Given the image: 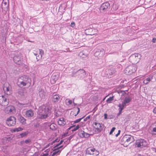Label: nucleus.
Instances as JSON below:
<instances>
[{
    "label": "nucleus",
    "instance_id": "1",
    "mask_svg": "<svg viewBox=\"0 0 156 156\" xmlns=\"http://www.w3.org/2000/svg\"><path fill=\"white\" fill-rule=\"evenodd\" d=\"M51 109L50 107L45 105L39 107L37 112V119H46L49 116Z\"/></svg>",
    "mask_w": 156,
    "mask_h": 156
},
{
    "label": "nucleus",
    "instance_id": "2",
    "mask_svg": "<svg viewBox=\"0 0 156 156\" xmlns=\"http://www.w3.org/2000/svg\"><path fill=\"white\" fill-rule=\"evenodd\" d=\"M31 79L28 76L23 75L18 78L17 84L20 87L25 86L29 87L31 85Z\"/></svg>",
    "mask_w": 156,
    "mask_h": 156
},
{
    "label": "nucleus",
    "instance_id": "3",
    "mask_svg": "<svg viewBox=\"0 0 156 156\" xmlns=\"http://www.w3.org/2000/svg\"><path fill=\"white\" fill-rule=\"evenodd\" d=\"M86 72L84 69H80L76 72H73L72 76L75 77L83 78L86 76Z\"/></svg>",
    "mask_w": 156,
    "mask_h": 156
},
{
    "label": "nucleus",
    "instance_id": "4",
    "mask_svg": "<svg viewBox=\"0 0 156 156\" xmlns=\"http://www.w3.org/2000/svg\"><path fill=\"white\" fill-rule=\"evenodd\" d=\"M141 55L140 54H134L132 55L129 58V61L133 64L137 63L140 60Z\"/></svg>",
    "mask_w": 156,
    "mask_h": 156
},
{
    "label": "nucleus",
    "instance_id": "5",
    "mask_svg": "<svg viewBox=\"0 0 156 156\" xmlns=\"http://www.w3.org/2000/svg\"><path fill=\"white\" fill-rule=\"evenodd\" d=\"M121 140L123 144H129L133 142L134 141V139L132 136L125 135L123 136Z\"/></svg>",
    "mask_w": 156,
    "mask_h": 156
},
{
    "label": "nucleus",
    "instance_id": "6",
    "mask_svg": "<svg viewBox=\"0 0 156 156\" xmlns=\"http://www.w3.org/2000/svg\"><path fill=\"white\" fill-rule=\"evenodd\" d=\"M4 93L8 95H10L12 94L11 86L7 82L5 83L3 87Z\"/></svg>",
    "mask_w": 156,
    "mask_h": 156
},
{
    "label": "nucleus",
    "instance_id": "7",
    "mask_svg": "<svg viewBox=\"0 0 156 156\" xmlns=\"http://www.w3.org/2000/svg\"><path fill=\"white\" fill-rule=\"evenodd\" d=\"M135 144L136 147L142 148L146 147L148 144L144 140L140 139L136 140Z\"/></svg>",
    "mask_w": 156,
    "mask_h": 156
},
{
    "label": "nucleus",
    "instance_id": "8",
    "mask_svg": "<svg viewBox=\"0 0 156 156\" xmlns=\"http://www.w3.org/2000/svg\"><path fill=\"white\" fill-rule=\"evenodd\" d=\"M86 153L88 154L93 155L94 156H97L99 154V152L96 150L95 148L91 147L87 148Z\"/></svg>",
    "mask_w": 156,
    "mask_h": 156
},
{
    "label": "nucleus",
    "instance_id": "9",
    "mask_svg": "<svg viewBox=\"0 0 156 156\" xmlns=\"http://www.w3.org/2000/svg\"><path fill=\"white\" fill-rule=\"evenodd\" d=\"M136 70V68L135 66H129L126 68L125 72L126 75H129L135 72Z\"/></svg>",
    "mask_w": 156,
    "mask_h": 156
},
{
    "label": "nucleus",
    "instance_id": "10",
    "mask_svg": "<svg viewBox=\"0 0 156 156\" xmlns=\"http://www.w3.org/2000/svg\"><path fill=\"white\" fill-rule=\"evenodd\" d=\"M9 103V99L5 95L0 96V105L2 106H7Z\"/></svg>",
    "mask_w": 156,
    "mask_h": 156
},
{
    "label": "nucleus",
    "instance_id": "11",
    "mask_svg": "<svg viewBox=\"0 0 156 156\" xmlns=\"http://www.w3.org/2000/svg\"><path fill=\"white\" fill-rule=\"evenodd\" d=\"M22 58V54L20 53H19L14 55L13 58V60L16 64H20L21 63Z\"/></svg>",
    "mask_w": 156,
    "mask_h": 156
},
{
    "label": "nucleus",
    "instance_id": "12",
    "mask_svg": "<svg viewBox=\"0 0 156 156\" xmlns=\"http://www.w3.org/2000/svg\"><path fill=\"white\" fill-rule=\"evenodd\" d=\"M16 122V118L13 116H10L7 119L6 123L9 126H14Z\"/></svg>",
    "mask_w": 156,
    "mask_h": 156
},
{
    "label": "nucleus",
    "instance_id": "13",
    "mask_svg": "<svg viewBox=\"0 0 156 156\" xmlns=\"http://www.w3.org/2000/svg\"><path fill=\"white\" fill-rule=\"evenodd\" d=\"M18 97L22 99H25L28 96L27 92L25 90L20 89L18 90Z\"/></svg>",
    "mask_w": 156,
    "mask_h": 156
},
{
    "label": "nucleus",
    "instance_id": "14",
    "mask_svg": "<svg viewBox=\"0 0 156 156\" xmlns=\"http://www.w3.org/2000/svg\"><path fill=\"white\" fill-rule=\"evenodd\" d=\"M93 125L94 127L96 129L95 131L98 132H100L103 130L104 126L102 123H100L97 122H94Z\"/></svg>",
    "mask_w": 156,
    "mask_h": 156
},
{
    "label": "nucleus",
    "instance_id": "15",
    "mask_svg": "<svg viewBox=\"0 0 156 156\" xmlns=\"http://www.w3.org/2000/svg\"><path fill=\"white\" fill-rule=\"evenodd\" d=\"M4 112L6 113L12 114L15 113V109L13 106L9 105L5 108Z\"/></svg>",
    "mask_w": 156,
    "mask_h": 156
},
{
    "label": "nucleus",
    "instance_id": "16",
    "mask_svg": "<svg viewBox=\"0 0 156 156\" xmlns=\"http://www.w3.org/2000/svg\"><path fill=\"white\" fill-rule=\"evenodd\" d=\"M110 7V5L108 2H106L102 3L100 8L101 12H104L108 10Z\"/></svg>",
    "mask_w": 156,
    "mask_h": 156
},
{
    "label": "nucleus",
    "instance_id": "17",
    "mask_svg": "<svg viewBox=\"0 0 156 156\" xmlns=\"http://www.w3.org/2000/svg\"><path fill=\"white\" fill-rule=\"evenodd\" d=\"M85 33L87 35H96L98 34L97 31L96 29L93 30L92 28H89L85 30Z\"/></svg>",
    "mask_w": 156,
    "mask_h": 156
},
{
    "label": "nucleus",
    "instance_id": "18",
    "mask_svg": "<svg viewBox=\"0 0 156 156\" xmlns=\"http://www.w3.org/2000/svg\"><path fill=\"white\" fill-rule=\"evenodd\" d=\"M34 115V111L32 110H28L26 111L25 113V117L27 118H31L33 117Z\"/></svg>",
    "mask_w": 156,
    "mask_h": 156
},
{
    "label": "nucleus",
    "instance_id": "19",
    "mask_svg": "<svg viewBox=\"0 0 156 156\" xmlns=\"http://www.w3.org/2000/svg\"><path fill=\"white\" fill-rule=\"evenodd\" d=\"M60 97L58 94H55L53 95L52 96V102L54 103H56L60 101Z\"/></svg>",
    "mask_w": 156,
    "mask_h": 156
},
{
    "label": "nucleus",
    "instance_id": "20",
    "mask_svg": "<svg viewBox=\"0 0 156 156\" xmlns=\"http://www.w3.org/2000/svg\"><path fill=\"white\" fill-rule=\"evenodd\" d=\"M79 134L82 137L88 138L90 136V135L88 133L83 130L80 131Z\"/></svg>",
    "mask_w": 156,
    "mask_h": 156
},
{
    "label": "nucleus",
    "instance_id": "21",
    "mask_svg": "<svg viewBox=\"0 0 156 156\" xmlns=\"http://www.w3.org/2000/svg\"><path fill=\"white\" fill-rule=\"evenodd\" d=\"M153 79V76H149L147 78L144 79L143 83L145 85L148 84Z\"/></svg>",
    "mask_w": 156,
    "mask_h": 156
},
{
    "label": "nucleus",
    "instance_id": "22",
    "mask_svg": "<svg viewBox=\"0 0 156 156\" xmlns=\"http://www.w3.org/2000/svg\"><path fill=\"white\" fill-rule=\"evenodd\" d=\"M58 123L59 125L63 126L66 123V120L63 118H60L58 119Z\"/></svg>",
    "mask_w": 156,
    "mask_h": 156
},
{
    "label": "nucleus",
    "instance_id": "23",
    "mask_svg": "<svg viewBox=\"0 0 156 156\" xmlns=\"http://www.w3.org/2000/svg\"><path fill=\"white\" fill-rule=\"evenodd\" d=\"M63 147V146H61L59 147H57V148H55L56 149L53 151V152L52 154V156H54L55 155H58L59 154L61 151L59 150L58 149L61 148Z\"/></svg>",
    "mask_w": 156,
    "mask_h": 156
},
{
    "label": "nucleus",
    "instance_id": "24",
    "mask_svg": "<svg viewBox=\"0 0 156 156\" xmlns=\"http://www.w3.org/2000/svg\"><path fill=\"white\" fill-rule=\"evenodd\" d=\"M58 75H53L51 79V82L52 83H55L56 81L58 80Z\"/></svg>",
    "mask_w": 156,
    "mask_h": 156
},
{
    "label": "nucleus",
    "instance_id": "25",
    "mask_svg": "<svg viewBox=\"0 0 156 156\" xmlns=\"http://www.w3.org/2000/svg\"><path fill=\"white\" fill-rule=\"evenodd\" d=\"M39 54L37 56H36V59L37 61L41 59L42 57V55L44 54V52L42 50L39 49Z\"/></svg>",
    "mask_w": 156,
    "mask_h": 156
},
{
    "label": "nucleus",
    "instance_id": "26",
    "mask_svg": "<svg viewBox=\"0 0 156 156\" xmlns=\"http://www.w3.org/2000/svg\"><path fill=\"white\" fill-rule=\"evenodd\" d=\"M18 119L19 122L21 123L23 125L26 124V119L22 116H19L18 118Z\"/></svg>",
    "mask_w": 156,
    "mask_h": 156
},
{
    "label": "nucleus",
    "instance_id": "27",
    "mask_svg": "<svg viewBox=\"0 0 156 156\" xmlns=\"http://www.w3.org/2000/svg\"><path fill=\"white\" fill-rule=\"evenodd\" d=\"M39 94L40 97L41 98H43L45 96L46 93L44 90L41 89L39 91Z\"/></svg>",
    "mask_w": 156,
    "mask_h": 156
},
{
    "label": "nucleus",
    "instance_id": "28",
    "mask_svg": "<svg viewBox=\"0 0 156 156\" xmlns=\"http://www.w3.org/2000/svg\"><path fill=\"white\" fill-rule=\"evenodd\" d=\"M131 99L130 97H126L123 100V104L126 105V104L129 103L131 101Z\"/></svg>",
    "mask_w": 156,
    "mask_h": 156
},
{
    "label": "nucleus",
    "instance_id": "29",
    "mask_svg": "<svg viewBox=\"0 0 156 156\" xmlns=\"http://www.w3.org/2000/svg\"><path fill=\"white\" fill-rule=\"evenodd\" d=\"M106 74L108 75V77H109V76H111L113 75L114 73L112 70L108 69L106 70Z\"/></svg>",
    "mask_w": 156,
    "mask_h": 156
},
{
    "label": "nucleus",
    "instance_id": "30",
    "mask_svg": "<svg viewBox=\"0 0 156 156\" xmlns=\"http://www.w3.org/2000/svg\"><path fill=\"white\" fill-rule=\"evenodd\" d=\"M2 8L7 9L9 6V4L7 2L3 1L2 3Z\"/></svg>",
    "mask_w": 156,
    "mask_h": 156
},
{
    "label": "nucleus",
    "instance_id": "31",
    "mask_svg": "<svg viewBox=\"0 0 156 156\" xmlns=\"http://www.w3.org/2000/svg\"><path fill=\"white\" fill-rule=\"evenodd\" d=\"M23 129L21 128V127H18V128H16L14 129H12V132H19L20 131H21L22 130H23Z\"/></svg>",
    "mask_w": 156,
    "mask_h": 156
},
{
    "label": "nucleus",
    "instance_id": "32",
    "mask_svg": "<svg viewBox=\"0 0 156 156\" xmlns=\"http://www.w3.org/2000/svg\"><path fill=\"white\" fill-rule=\"evenodd\" d=\"M114 96L110 97L106 100V102L107 103H110L113 100Z\"/></svg>",
    "mask_w": 156,
    "mask_h": 156
},
{
    "label": "nucleus",
    "instance_id": "33",
    "mask_svg": "<svg viewBox=\"0 0 156 156\" xmlns=\"http://www.w3.org/2000/svg\"><path fill=\"white\" fill-rule=\"evenodd\" d=\"M126 105H124L123 103L122 104H119L118 105V106L119 107V110L122 111L124 107Z\"/></svg>",
    "mask_w": 156,
    "mask_h": 156
},
{
    "label": "nucleus",
    "instance_id": "34",
    "mask_svg": "<svg viewBox=\"0 0 156 156\" xmlns=\"http://www.w3.org/2000/svg\"><path fill=\"white\" fill-rule=\"evenodd\" d=\"M80 126L79 125H77L72 130V131L74 132L77 129H78L80 127Z\"/></svg>",
    "mask_w": 156,
    "mask_h": 156
},
{
    "label": "nucleus",
    "instance_id": "35",
    "mask_svg": "<svg viewBox=\"0 0 156 156\" xmlns=\"http://www.w3.org/2000/svg\"><path fill=\"white\" fill-rule=\"evenodd\" d=\"M27 132H24L20 134L21 138L23 137L24 136H26L27 135Z\"/></svg>",
    "mask_w": 156,
    "mask_h": 156
},
{
    "label": "nucleus",
    "instance_id": "36",
    "mask_svg": "<svg viewBox=\"0 0 156 156\" xmlns=\"http://www.w3.org/2000/svg\"><path fill=\"white\" fill-rule=\"evenodd\" d=\"M66 103H67V101H68L67 102L68 103V105H70L72 103V101L71 100H69V99H66Z\"/></svg>",
    "mask_w": 156,
    "mask_h": 156
},
{
    "label": "nucleus",
    "instance_id": "37",
    "mask_svg": "<svg viewBox=\"0 0 156 156\" xmlns=\"http://www.w3.org/2000/svg\"><path fill=\"white\" fill-rule=\"evenodd\" d=\"M50 127L51 129L52 130H54L56 129L55 127L54 126V124H51L50 126Z\"/></svg>",
    "mask_w": 156,
    "mask_h": 156
},
{
    "label": "nucleus",
    "instance_id": "38",
    "mask_svg": "<svg viewBox=\"0 0 156 156\" xmlns=\"http://www.w3.org/2000/svg\"><path fill=\"white\" fill-rule=\"evenodd\" d=\"M63 140H61L59 143L55 145V148H57L58 146L61 144L63 143Z\"/></svg>",
    "mask_w": 156,
    "mask_h": 156
},
{
    "label": "nucleus",
    "instance_id": "39",
    "mask_svg": "<svg viewBox=\"0 0 156 156\" xmlns=\"http://www.w3.org/2000/svg\"><path fill=\"white\" fill-rule=\"evenodd\" d=\"M118 93L119 94H121L122 95H123L126 94L125 91L123 90H120L118 92Z\"/></svg>",
    "mask_w": 156,
    "mask_h": 156
},
{
    "label": "nucleus",
    "instance_id": "40",
    "mask_svg": "<svg viewBox=\"0 0 156 156\" xmlns=\"http://www.w3.org/2000/svg\"><path fill=\"white\" fill-rule=\"evenodd\" d=\"M83 117H82L81 118L79 119H76L74 121V122L75 123H78L80 122L81 120L83 118Z\"/></svg>",
    "mask_w": 156,
    "mask_h": 156
},
{
    "label": "nucleus",
    "instance_id": "41",
    "mask_svg": "<svg viewBox=\"0 0 156 156\" xmlns=\"http://www.w3.org/2000/svg\"><path fill=\"white\" fill-rule=\"evenodd\" d=\"M115 129V128L114 127H113L111 130V131L109 133V134L111 135L112 134V133L114 131Z\"/></svg>",
    "mask_w": 156,
    "mask_h": 156
},
{
    "label": "nucleus",
    "instance_id": "42",
    "mask_svg": "<svg viewBox=\"0 0 156 156\" xmlns=\"http://www.w3.org/2000/svg\"><path fill=\"white\" fill-rule=\"evenodd\" d=\"M152 131L153 133H154V134H156V126L153 128Z\"/></svg>",
    "mask_w": 156,
    "mask_h": 156
},
{
    "label": "nucleus",
    "instance_id": "43",
    "mask_svg": "<svg viewBox=\"0 0 156 156\" xmlns=\"http://www.w3.org/2000/svg\"><path fill=\"white\" fill-rule=\"evenodd\" d=\"M31 142V140L30 139L26 140L25 141V143L27 144H28Z\"/></svg>",
    "mask_w": 156,
    "mask_h": 156
},
{
    "label": "nucleus",
    "instance_id": "44",
    "mask_svg": "<svg viewBox=\"0 0 156 156\" xmlns=\"http://www.w3.org/2000/svg\"><path fill=\"white\" fill-rule=\"evenodd\" d=\"M75 24L74 22H71L70 25V26L72 27H74L75 26Z\"/></svg>",
    "mask_w": 156,
    "mask_h": 156
},
{
    "label": "nucleus",
    "instance_id": "45",
    "mask_svg": "<svg viewBox=\"0 0 156 156\" xmlns=\"http://www.w3.org/2000/svg\"><path fill=\"white\" fill-rule=\"evenodd\" d=\"M90 115L88 116L86 118H85V119H84V121H87V119H90Z\"/></svg>",
    "mask_w": 156,
    "mask_h": 156
},
{
    "label": "nucleus",
    "instance_id": "46",
    "mask_svg": "<svg viewBox=\"0 0 156 156\" xmlns=\"http://www.w3.org/2000/svg\"><path fill=\"white\" fill-rule=\"evenodd\" d=\"M152 42L153 43H156V38L153 37L152 39Z\"/></svg>",
    "mask_w": 156,
    "mask_h": 156
},
{
    "label": "nucleus",
    "instance_id": "47",
    "mask_svg": "<svg viewBox=\"0 0 156 156\" xmlns=\"http://www.w3.org/2000/svg\"><path fill=\"white\" fill-rule=\"evenodd\" d=\"M48 155V153H43L42 154H41L40 156H47Z\"/></svg>",
    "mask_w": 156,
    "mask_h": 156
},
{
    "label": "nucleus",
    "instance_id": "48",
    "mask_svg": "<svg viewBox=\"0 0 156 156\" xmlns=\"http://www.w3.org/2000/svg\"><path fill=\"white\" fill-rule=\"evenodd\" d=\"M59 52V53H62V52H66V51H65L64 50H59V51H58Z\"/></svg>",
    "mask_w": 156,
    "mask_h": 156
},
{
    "label": "nucleus",
    "instance_id": "49",
    "mask_svg": "<svg viewBox=\"0 0 156 156\" xmlns=\"http://www.w3.org/2000/svg\"><path fill=\"white\" fill-rule=\"evenodd\" d=\"M104 119H107V114L105 113L104 114Z\"/></svg>",
    "mask_w": 156,
    "mask_h": 156
},
{
    "label": "nucleus",
    "instance_id": "50",
    "mask_svg": "<svg viewBox=\"0 0 156 156\" xmlns=\"http://www.w3.org/2000/svg\"><path fill=\"white\" fill-rule=\"evenodd\" d=\"M78 111L77 112V113L75 115V116H76L80 112V109L79 108H77Z\"/></svg>",
    "mask_w": 156,
    "mask_h": 156
},
{
    "label": "nucleus",
    "instance_id": "51",
    "mask_svg": "<svg viewBox=\"0 0 156 156\" xmlns=\"http://www.w3.org/2000/svg\"><path fill=\"white\" fill-rule=\"evenodd\" d=\"M122 111H120V110H119V112L117 114L118 116L119 115L121 114Z\"/></svg>",
    "mask_w": 156,
    "mask_h": 156
},
{
    "label": "nucleus",
    "instance_id": "52",
    "mask_svg": "<svg viewBox=\"0 0 156 156\" xmlns=\"http://www.w3.org/2000/svg\"><path fill=\"white\" fill-rule=\"evenodd\" d=\"M153 112H154V113H156V108H154V110H153Z\"/></svg>",
    "mask_w": 156,
    "mask_h": 156
},
{
    "label": "nucleus",
    "instance_id": "53",
    "mask_svg": "<svg viewBox=\"0 0 156 156\" xmlns=\"http://www.w3.org/2000/svg\"><path fill=\"white\" fill-rule=\"evenodd\" d=\"M74 126H71L69 128H68L67 129V130H70L71 128H72V127H73Z\"/></svg>",
    "mask_w": 156,
    "mask_h": 156
},
{
    "label": "nucleus",
    "instance_id": "54",
    "mask_svg": "<svg viewBox=\"0 0 156 156\" xmlns=\"http://www.w3.org/2000/svg\"><path fill=\"white\" fill-rule=\"evenodd\" d=\"M152 150L153 151H155L156 152V148H153Z\"/></svg>",
    "mask_w": 156,
    "mask_h": 156
},
{
    "label": "nucleus",
    "instance_id": "55",
    "mask_svg": "<svg viewBox=\"0 0 156 156\" xmlns=\"http://www.w3.org/2000/svg\"><path fill=\"white\" fill-rule=\"evenodd\" d=\"M34 54L36 55V56H37V55H38V54L36 53H35V52H34Z\"/></svg>",
    "mask_w": 156,
    "mask_h": 156
},
{
    "label": "nucleus",
    "instance_id": "56",
    "mask_svg": "<svg viewBox=\"0 0 156 156\" xmlns=\"http://www.w3.org/2000/svg\"><path fill=\"white\" fill-rule=\"evenodd\" d=\"M67 133H65V134H64V136H67Z\"/></svg>",
    "mask_w": 156,
    "mask_h": 156
},
{
    "label": "nucleus",
    "instance_id": "57",
    "mask_svg": "<svg viewBox=\"0 0 156 156\" xmlns=\"http://www.w3.org/2000/svg\"><path fill=\"white\" fill-rule=\"evenodd\" d=\"M119 134H118V133H117V134H116L115 135V136L116 137H117L119 135Z\"/></svg>",
    "mask_w": 156,
    "mask_h": 156
},
{
    "label": "nucleus",
    "instance_id": "58",
    "mask_svg": "<svg viewBox=\"0 0 156 156\" xmlns=\"http://www.w3.org/2000/svg\"><path fill=\"white\" fill-rule=\"evenodd\" d=\"M120 130H119L118 131V133L119 134H120Z\"/></svg>",
    "mask_w": 156,
    "mask_h": 156
},
{
    "label": "nucleus",
    "instance_id": "59",
    "mask_svg": "<svg viewBox=\"0 0 156 156\" xmlns=\"http://www.w3.org/2000/svg\"><path fill=\"white\" fill-rule=\"evenodd\" d=\"M107 97V96H106L103 99V101H104L105 100V98H106V97Z\"/></svg>",
    "mask_w": 156,
    "mask_h": 156
},
{
    "label": "nucleus",
    "instance_id": "60",
    "mask_svg": "<svg viewBox=\"0 0 156 156\" xmlns=\"http://www.w3.org/2000/svg\"><path fill=\"white\" fill-rule=\"evenodd\" d=\"M56 140H55V141H54L53 142V143H55V141H56Z\"/></svg>",
    "mask_w": 156,
    "mask_h": 156
},
{
    "label": "nucleus",
    "instance_id": "61",
    "mask_svg": "<svg viewBox=\"0 0 156 156\" xmlns=\"http://www.w3.org/2000/svg\"><path fill=\"white\" fill-rule=\"evenodd\" d=\"M30 41V42H32V41Z\"/></svg>",
    "mask_w": 156,
    "mask_h": 156
},
{
    "label": "nucleus",
    "instance_id": "62",
    "mask_svg": "<svg viewBox=\"0 0 156 156\" xmlns=\"http://www.w3.org/2000/svg\"><path fill=\"white\" fill-rule=\"evenodd\" d=\"M73 104L75 105V103H74V102H73Z\"/></svg>",
    "mask_w": 156,
    "mask_h": 156
},
{
    "label": "nucleus",
    "instance_id": "63",
    "mask_svg": "<svg viewBox=\"0 0 156 156\" xmlns=\"http://www.w3.org/2000/svg\"><path fill=\"white\" fill-rule=\"evenodd\" d=\"M140 156H141V155H140Z\"/></svg>",
    "mask_w": 156,
    "mask_h": 156
}]
</instances>
